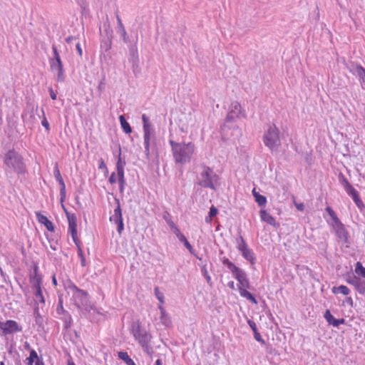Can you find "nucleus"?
Here are the masks:
<instances>
[{"label": "nucleus", "instance_id": "1", "mask_svg": "<svg viewBox=\"0 0 365 365\" xmlns=\"http://www.w3.org/2000/svg\"><path fill=\"white\" fill-rule=\"evenodd\" d=\"M169 143L172 148L175 163L184 164L190 160L195 150L194 143L191 142L180 143H176L173 140H170Z\"/></svg>", "mask_w": 365, "mask_h": 365}, {"label": "nucleus", "instance_id": "2", "mask_svg": "<svg viewBox=\"0 0 365 365\" xmlns=\"http://www.w3.org/2000/svg\"><path fill=\"white\" fill-rule=\"evenodd\" d=\"M132 334L134 339L138 341L143 351L148 355H151L153 352V347L150 344L153 339L152 334L145 329H143L140 323H136L133 325Z\"/></svg>", "mask_w": 365, "mask_h": 365}, {"label": "nucleus", "instance_id": "3", "mask_svg": "<svg viewBox=\"0 0 365 365\" xmlns=\"http://www.w3.org/2000/svg\"><path fill=\"white\" fill-rule=\"evenodd\" d=\"M68 293L71 294V300L80 309L89 311L91 308L88 293L77 287L74 284L68 286Z\"/></svg>", "mask_w": 365, "mask_h": 365}, {"label": "nucleus", "instance_id": "4", "mask_svg": "<svg viewBox=\"0 0 365 365\" xmlns=\"http://www.w3.org/2000/svg\"><path fill=\"white\" fill-rule=\"evenodd\" d=\"M4 163L17 173H25V165L21 156L14 150H9L4 157Z\"/></svg>", "mask_w": 365, "mask_h": 365}, {"label": "nucleus", "instance_id": "5", "mask_svg": "<svg viewBox=\"0 0 365 365\" xmlns=\"http://www.w3.org/2000/svg\"><path fill=\"white\" fill-rule=\"evenodd\" d=\"M264 143L270 150H277L281 145L279 130L275 125H269L264 135Z\"/></svg>", "mask_w": 365, "mask_h": 365}, {"label": "nucleus", "instance_id": "6", "mask_svg": "<svg viewBox=\"0 0 365 365\" xmlns=\"http://www.w3.org/2000/svg\"><path fill=\"white\" fill-rule=\"evenodd\" d=\"M241 116L245 117V113L242 110L241 105L237 101L232 102L229 107L226 122L232 121Z\"/></svg>", "mask_w": 365, "mask_h": 365}, {"label": "nucleus", "instance_id": "7", "mask_svg": "<svg viewBox=\"0 0 365 365\" xmlns=\"http://www.w3.org/2000/svg\"><path fill=\"white\" fill-rule=\"evenodd\" d=\"M346 282L354 286L356 291L361 294H365V281L361 279L359 277L351 274H349L346 278Z\"/></svg>", "mask_w": 365, "mask_h": 365}, {"label": "nucleus", "instance_id": "8", "mask_svg": "<svg viewBox=\"0 0 365 365\" xmlns=\"http://www.w3.org/2000/svg\"><path fill=\"white\" fill-rule=\"evenodd\" d=\"M200 175L201 182H217L220 180L219 176L210 168L205 165L202 167Z\"/></svg>", "mask_w": 365, "mask_h": 365}, {"label": "nucleus", "instance_id": "9", "mask_svg": "<svg viewBox=\"0 0 365 365\" xmlns=\"http://www.w3.org/2000/svg\"><path fill=\"white\" fill-rule=\"evenodd\" d=\"M0 329L4 334H9L21 331V327L14 320H7L5 322H0Z\"/></svg>", "mask_w": 365, "mask_h": 365}, {"label": "nucleus", "instance_id": "10", "mask_svg": "<svg viewBox=\"0 0 365 365\" xmlns=\"http://www.w3.org/2000/svg\"><path fill=\"white\" fill-rule=\"evenodd\" d=\"M125 163L121 162L120 158H119L118 161L116 165V173H113L109 178V182H116V180H118V182H123L124 180V173H123V166Z\"/></svg>", "mask_w": 365, "mask_h": 365}, {"label": "nucleus", "instance_id": "11", "mask_svg": "<svg viewBox=\"0 0 365 365\" xmlns=\"http://www.w3.org/2000/svg\"><path fill=\"white\" fill-rule=\"evenodd\" d=\"M235 278L238 281V289L242 288H250V282L247 277L246 273L239 267L237 270L232 272Z\"/></svg>", "mask_w": 365, "mask_h": 365}, {"label": "nucleus", "instance_id": "12", "mask_svg": "<svg viewBox=\"0 0 365 365\" xmlns=\"http://www.w3.org/2000/svg\"><path fill=\"white\" fill-rule=\"evenodd\" d=\"M68 233L71 235V237L76 244L78 245V242L79 241L77 236V220L76 217L74 215L68 216Z\"/></svg>", "mask_w": 365, "mask_h": 365}, {"label": "nucleus", "instance_id": "13", "mask_svg": "<svg viewBox=\"0 0 365 365\" xmlns=\"http://www.w3.org/2000/svg\"><path fill=\"white\" fill-rule=\"evenodd\" d=\"M334 228L338 238L344 243L349 242V233L346 230L344 225L339 221L334 224Z\"/></svg>", "mask_w": 365, "mask_h": 365}, {"label": "nucleus", "instance_id": "14", "mask_svg": "<svg viewBox=\"0 0 365 365\" xmlns=\"http://www.w3.org/2000/svg\"><path fill=\"white\" fill-rule=\"evenodd\" d=\"M344 188L348 195L351 197L356 206L359 209H362L364 207V205L359 198L358 192L353 187L351 184H345Z\"/></svg>", "mask_w": 365, "mask_h": 365}, {"label": "nucleus", "instance_id": "15", "mask_svg": "<svg viewBox=\"0 0 365 365\" xmlns=\"http://www.w3.org/2000/svg\"><path fill=\"white\" fill-rule=\"evenodd\" d=\"M103 28H104V33L106 34L105 36H103V43L105 44V49L106 51H108L110 49L111 46V38H112V33L113 30L110 26V24L108 21H106L103 24Z\"/></svg>", "mask_w": 365, "mask_h": 365}, {"label": "nucleus", "instance_id": "16", "mask_svg": "<svg viewBox=\"0 0 365 365\" xmlns=\"http://www.w3.org/2000/svg\"><path fill=\"white\" fill-rule=\"evenodd\" d=\"M51 68L53 71H57V81L63 82L64 81V70L63 63L61 61L54 62L53 60L50 61Z\"/></svg>", "mask_w": 365, "mask_h": 365}, {"label": "nucleus", "instance_id": "17", "mask_svg": "<svg viewBox=\"0 0 365 365\" xmlns=\"http://www.w3.org/2000/svg\"><path fill=\"white\" fill-rule=\"evenodd\" d=\"M30 283L31 284L32 289L41 287L42 277L38 273L37 266L34 267V272L30 276Z\"/></svg>", "mask_w": 365, "mask_h": 365}, {"label": "nucleus", "instance_id": "18", "mask_svg": "<svg viewBox=\"0 0 365 365\" xmlns=\"http://www.w3.org/2000/svg\"><path fill=\"white\" fill-rule=\"evenodd\" d=\"M324 317L329 324L332 325L334 327H338L339 325L343 324L345 322V320L343 318L335 319L329 310H327L324 312Z\"/></svg>", "mask_w": 365, "mask_h": 365}, {"label": "nucleus", "instance_id": "19", "mask_svg": "<svg viewBox=\"0 0 365 365\" xmlns=\"http://www.w3.org/2000/svg\"><path fill=\"white\" fill-rule=\"evenodd\" d=\"M36 216L37 218V220L39 223L45 225L46 229L50 231L53 232L54 231V225L46 217L45 215L41 214L40 212H36Z\"/></svg>", "mask_w": 365, "mask_h": 365}, {"label": "nucleus", "instance_id": "20", "mask_svg": "<svg viewBox=\"0 0 365 365\" xmlns=\"http://www.w3.org/2000/svg\"><path fill=\"white\" fill-rule=\"evenodd\" d=\"M151 124H145L143 125V132H144V145L145 149L147 154L149 153V145H150V138L151 133Z\"/></svg>", "mask_w": 365, "mask_h": 365}, {"label": "nucleus", "instance_id": "21", "mask_svg": "<svg viewBox=\"0 0 365 365\" xmlns=\"http://www.w3.org/2000/svg\"><path fill=\"white\" fill-rule=\"evenodd\" d=\"M130 61L133 64V71L138 67V52L135 46H132L130 48Z\"/></svg>", "mask_w": 365, "mask_h": 365}, {"label": "nucleus", "instance_id": "22", "mask_svg": "<svg viewBox=\"0 0 365 365\" xmlns=\"http://www.w3.org/2000/svg\"><path fill=\"white\" fill-rule=\"evenodd\" d=\"M116 19H117V21H118V33L120 34L121 37L123 38V42L128 43L129 41V38L127 36V32H126L125 27L121 21V19H120V17L118 14H116Z\"/></svg>", "mask_w": 365, "mask_h": 365}, {"label": "nucleus", "instance_id": "23", "mask_svg": "<svg viewBox=\"0 0 365 365\" xmlns=\"http://www.w3.org/2000/svg\"><path fill=\"white\" fill-rule=\"evenodd\" d=\"M259 215H260L261 220L262 221L267 222V224H269L270 225H272V226L275 225V223H276L275 219L269 213H268L266 210H261L259 212Z\"/></svg>", "mask_w": 365, "mask_h": 365}, {"label": "nucleus", "instance_id": "24", "mask_svg": "<svg viewBox=\"0 0 365 365\" xmlns=\"http://www.w3.org/2000/svg\"><path fill=\"white\" fill-rule=\"evenodd\" d=\"M110 220L115 224L123 221L121 209L118 201L117 207L114 210L113 214L110 217Z\"/></svg>", "mask_w": 365, "mask_h": 365}, {"label": "nucleus", "instance_id": "25", "mask_svg": "<svg viewBox=\"0 0 365 365\" xmlns=\"http://www.w3.org/2000/svg\"><path fill=\"white\" fill-rule=\"evenodd\" d=\"M33 290L36 303L38 304H44L45 299L43 294L42 287L33 289Z\"/></svg>", "mask_w": 365, "mask_h": 365}, {"label": "nucleus", "instance_id": "26", "mask_svg": "<svg viewBox=\"0 0 365 365\" xmlns=\"http://www.w3.org/2000/svg\"><path fill=\"white\" fill-rule=\"evenodd\" d=\"M247 288H242L239 289L240 294L242 297L246 298L247 300L252 302L253 304H257V301L256 300L255 297L247 290Z\"/></svg>", "mask_w": 365, "mask_h": 365}, {"label": "nucleus", "instance_id": "27", "mask_svg": "<svg viewBox=\"0 0 365 365\" xmlns=\"http://www.w3.org/2000/svg\"><path fill=\"white\" fill-rule=\"evenodd\" d=\"M241 254H242V257L245 259L249 261L251 264H253L255 263V254L251 249L248 248V249L245 250V251H243L242 252H241Z\"/></svg>", "mask_w": 365, "mask_h": 365}, {"label": "nucleus", "instance_id": "28", "mask_svg": "<svg viewBox=\"0 0 365 365\" xmlns=\"http://www.w3.org/2000/svg\"><path fill=\"white\" fill-rule=\"evenodd\" d=\"M119 120L123 131L127 134L130 133L132 132V128L129 123L126 121L124 115H120L119 116Z\"/></svg>", "mask_w": 365, "mask_h": 365}, {"label": "nucleus", "instance_id": "29", "mask_svg": "<svg viewBox=\"0 0 365 365\" xmlns=\"http://www.w3.org/2000/svg\"><path fill=\"white\" fill-rule=\"evenodd\" d=\"M236 243H237V248L240 252H242L243 251H245V250L249 248L247 243L245 242L244 238L241 235H240L236 239Z\"/></svg>", "mask_w": 365, "mask_h": 365}, {"label": "nucleus", "instance_id": "30", "mask_svg": "<svg viewBox=\"0 0 365 365\" xmlns=\"http://www.w3.org/2000/svg\"><path fill=\"white\" fill-rule=\"evenodd\" d=\"M332 292L334 294L341 293L344 295H348L350 293V290L346 286L340 285L339 287H334L332 288Z\"/></svg>", "mask_w": 365, "mask_h": 365}, {"label": "nucleus", "instance_id": "31", "mask_svg": "<svg viewBox=\"0 0 365 365\" xmlns=\"http://www.w3.org/2000/svg\"><path fill=\"white\" fill-rule=\"evenodd\" d=\"M160 322L166 327H168L171 324L170 317L167 312L161 314L160 317Z\"/></svg>", "mask_w": 365, "mask_h": 365}, {"label": "nucleus", "instance_id": "32", "mask_svg": "<svg viewBox=\"0 0 365 365\" xmlns=\"http://www.w3.org/2000/svg\"><path fill=\"white\" fill-rule=\"evenodd\" d=\"M354 271L356 274L365 278V267L362 266V264L360 262H357L356 263Z\"/></svg>", "mask_w": 365, "mask_h": 365}, {"label": "nucleus", "instance_id": "33", "mask_svg": "<svg viewBox=\"0 0 365 365\" xmlns=\"http://www.w3.org/2000/svg\"><path fill=\"white\" fill-rule=\"evenodd\" d=\"M354 73L359 77L360 80L364 81L365 78V69L361 66H356Z\"/></svg>", "mask_w": 365, "mask_h": 365}, {"label": "nucleus", "instance_id": "34", "mask_svg": "<svg viewBox=\"0 0 365 365\" xmlns=\"http://www.w3.org/2000/svg\"><path fill=\"white\" fill-rule=\"evenodd\" d=\"M178 239L179 240L180 242L183 243L185 247L190 251V253H192L193 248L184 235H180V237Z\"/></svg>", "mask_w": 365, "mask_h": 365}, {"label": "nucleus", "instance_id": "35", "mask_svg": "<svg viewBox=\"0 0 365 365\" xmlns=\"http://www.w3.org/2000/svg\"><path fill=\"white\" fill-rule=\"evenodd\" d=\"M38 358V354L36 353V351L34 349H32L31 351H30V355H29V357L27 358V365H34V360H37Z\"/></svg>", "mask_w": 365, "mask_h": 365}, {"label": "nucleus", "instance_id": "36", "mask_svg": "<svg viewBox=\"0 0 365 365\" xmlns=\"http://www.w3.org/2000/svg\"><path fill=\"white\" fill-rule=\"evenodd\" d=\"M222 263L224 265H226L227 268L232 272V273L236 270H237V267L235 266L232 262H230L227 258H225L222 260Z\"/></svg>", "mask_w": 365, "mask_h": 365}, {"label": "nucleus", "instance_id": "37", "mask_svg": "<svg viewBox=\"0 0 365 365\" xmlns=\"http://www.w3.org/2000/svg\"><path fill=\"white\" fill-rule=\"evenodd\" d=\"M255 199L259 206H264L267 203V198L259 193L255 196Z\"/></svg>", "mask_w": 365, "mask_h": 365}, {"label": "nucleus", "instance_id": "38", "mask_svg": "<svg viewBox=\"0 0 365 365\" xmlns=\"http://www.w3.org/2000/svg\"><path fill=\"white\" fill-rule=\"evenodd\" d=\"M76 246L78 247V255L81 258V266L85 267L86 266V258H85L83 252L81 248L79 241L78 242V245H76Z\"/></svg>", "mask_w": 365, "mask_h": 365}, {"label": "nucleus", "instance_id": "39", "mask_svg": "<svg viewBox=\"0 0 365 365\" xmlns=\"http://www.w3.org/2000/svg\"><path fill=\"white\" fill-rule=\"evenodd\" d=\"M154 292H155V295L156 298L158 299V301L161 304H163L165 302V297H164L163 293L160 291L158 287H155Z\"/></svg>", "mask_w": 365, "mask_h": 365}, {"label": "nucleus", "instance_id": "40", "mask_svg": "<svg viewBox=\"0 0 365 365\" xmlns=\"http://www.w3.org/2000/svg\"><path fill=\"white\" fill-rule=\"evenodd\" d=\"M326 211L327 212V213L329 215V216L331 217V219L333 220L334 221V224L339 222L340 220H339V218L337 217L335 212L330 207H327L326 208Z\"/></svg>", "mask_w": 365, "mask_h": 365}, {"label": "nucleus", "instance_id": "41", "mask_svg": "<svg viewBox=\"0 0 365 365\" xmlns=\"http://www.w3.org/2000/svg\"><path fill=\"white\" fill-rule=\"evenodd\" d=\"M53 174L58 182H63V178L61 175L57 164H56L54 166Z\"/></svg>", "mask_w": 365, "mask_h": 365}, {"label": "nucleus", "instance_id": "42", "mask_svg": "<svg viewBox=\"0 0 365 365\" xmlns=\"http://www.w3.org/2000/svg\"><path fill=\"white\" fill-rule=\"evenodd\" d=\"M118 356L119 359L125 361V364L131 359L125 351H119Z\"/></svg>", "mask_w": 365, "mask_h": 365}, {"label": "nucleus", "instance_id": "43", "mask_svg": "<svg viewBox=\"0 0 365 365\" xmlns=\"http://www.w3.org/2000/svg\"><path fill=\"white\" fill-rule=\"evenodd\" d=\"M52 50L54 56V58L53 59L54 62L61 61L57 48L54 45L52 46Z\"/></svg>", "mask_w": 365, "mask_h": 365}, {"label": "nucleus", "instance_id": "44", "mask_svg": "<svg viewBox=\"0 0 365 365\" xmlns=\"http://www.w3.org/2000/svg\"><path fill=\"white\" fill-rule=\"evenodd\" d=\"M61 201L63 202L66 198V186L65 184H61L60 189Z\"/></svg>", "mask_w": 365, "mask_h": 365}, {"label": "nucleus", "instance_id": "45", "mask_svg": "<svg viewBox=\"0 0 365 365\" xmlns=\"http://www.w3.org/2000/svg\"><path fill=\"white\" fill-rule=\"evenodd\" d=\"M217 213H218V210L215 206H212L210 208V212H209L210 217H213L216 216Z\"/></svg>", "mask_w": 365, "mask_h": 365}, {"label": "nucleus", "instance_id": "46", "mask_svg": "<svg viewBox=\"0 0 365 365\" xmlns=\"http://www.w3.org/2000/svg\"><path fill=\"white\" fill-rule=\"evenodd\" d=\"M115 225H117V231H118V234L120 235L122 231L124 229L123 222L121 221L120 222L116 223Z\"/></svg>", "mask_w": 365, "mask_h": 365}, {"label": "nucleus", "instance_id": "47", "mask_svg": "<svg viewBox=\"0 0 365 365\" xmlns=\"http://www.w3.org/2000/svg\"><path fill=\"white\" fill-rule=\"evenodd\" d=\"M49 243H50V247L53 250H57V249H58V242H57V241H55L53 240H49Z\"/></svg>", "mask_w": 365, "mask_h": 365}, {"label": "nucleus", "instance_id": "48", "mask_svg": "<svg viewBox=\"0 0 365 365\" xmlns=\"http://www.w3.org/2000/svg\"><path fill=\"white\" fill-rule=\"evenodd\" d=\"M98 168L101 169V170H105L106 172H107V168H106V163L104 162V160L103 158L100 159V164H99Z\"/></svg>", "mask_w": 365, "mask_h": 365}, {"label": "nucleus", "instance_id": "49", "mask_svg": "<svg viewBox=\"0 0 365 365\" xmlns=\"http://www.w3.org/2000/svg\"><path fill=\"white\" fill-rule=\"evenodd\" d=\"M171 231L176 235L178 238L180 237V235H182L177 226H175Z\"/></svg>", "mask_w": 365, "mask_h": 365}, {"label": "nucleus", "instance_id": "50", "mask_svg": "<svg viewBox=\"0 0 365 365\" xmlns=\"http://www.w3.org/2000/svg\"><path fill=\"white\" fill-rule=\"evenodd\" d=\"M255 339L257 341H260L262 342V344H264V341L262 339V336L261 335L257 332H255Z\"/></svg>", "mask_w": 365, "mask_h": 365}, {"label": "nucleus", "instance_id": "51", "mask_svg": "<svg viewBox=\"0 0 365 365\" xmlns=\"http://www.w3.org/2000/svg\"><path fill=\"white\" fill-rule=\"evenodd\" d=\"M248 324L250 325V327H251V329L253 330L254 332L257 331L256 324L253 321L249 320Z\"/></svg>", "mask_w": 365, "mask_h": 365}, {"label": "nucleus", "instance_id": "52", "mask_svg": "<svg viewBox=\"0 0 365 365\" xmlns=\"http://www.w3.org/2000/svg\"><path fill=\"white\" fill-rule=\"evenodd\" d=\"M294 205L297 207V209L299 211H303L304 209V205L303 203H297V202H294Z\"/></svg>", "mask_w": 365, "mask_h": 365}, {"label": "nucleus", "instance_id": "53", "mask_svg": "<svg viewBox=\"0 0 365 365\" xmlns=\"http://www.w3.org/2000/svg\"><path fill=\"white\" fill-rule=\"evenodd\" d=\"M204 275H205V277L206 278V280H207V283H208V284H210L211 285V284H212L211 277H210V276L207 274V270H205Z\"/></svg>", "mask_w": 365, "mask_h": 365}, {"label": "nucleus", "instance_id": "54", "mask_svg": "<svg viewBox=\"0 0 365 365\" xmlns=\"http://www.w3.org/2000/svg\"><path fill=\"white\" fill-rule=\"evenodd\" d=\"M49 93H50V96H51V99L52 100H56V94L54 93V91H53L52 88H49Z\"/></svg>", "mask_w": 365, "mask_h": 365}, {"label": "nucleus", "instance_id": "55", "mask_svg": "<svg viewBox=\"0 0 365 365\" xmlns=\"http://www.w3.org/2000/svg\"><path fill=\"white\" fill-rule=\"evenodd\" d=\"M167 224L168 225L171 230L176 226L172 220H168Z\"/></svg>", "mask_w": 365, "mask_h": 365}, {"label": "nucleus", "instance_id": "56", "mask_svg": "<svg viewBox=\"0 0 365 365\" xmlns=\"http://www.w3.org/2000/svg\"><path fill=\"white\" fill-rule=\"evenodd\" d=\"M142 120H143V125L150 123H149V118L145 114H143L142 115Z\"/></svg>", "mask_w": 365, "mask_h": 365}, {"label": "nucleus", "instance_id": "57", "mask_svg": "<svg viewBox=\"0 0 365 365\" xmlns=\"http://www.w3.org/2000/svg\"><path fill=\"white\" fill-rule=\"evenodd\" d=\"M41 123L42 125L46 128V130L49 129V123L46 118H44L43 120H42Z\"/></svg>", "mask_w": 365, "mask_h": 365}, {"label": "nucleus", "instance_id": "58", "mask_svg": "<svg viewBox=\"0 0 365 365\" xmlns=\"http://www.w3.org/2000/svg\"><path fill=\"white\" fill-rule=\"evenodd\" d=\"M76 50L78 51L79 56H82V48H81L79 43H76Z\"/></svg>", "mask_w": 365, "mask_h": 365}, {"label": "nucleus", "instance_id": "59", "mask_svg": "<svg viewBox=\"0 0 365 365\" xmlns=\"http://www.w3.org/2000/svg\"><path fill=\"white\" fill-rule=\"evenodd\" d=\"M34 316L36 317V321L38 320V318L40 317V314L38 307H35L34 309Z\"/></svg>", "mask_w": 365, "mask_h": 365}, {"label": "nucleus", "instance_id": "60", "mask_svg": "<svg viewBox=\"0 0 365 365\" xmlns=\"http://www.w3.org/2000/svg\"><path fill=\"white\" fill-rule=\"evenodd\" d=\"M76 38L75 36H71L67 37L65 41L66 43H70L73 39H76Z\"/></svg>", "mask_w": 365, "mask_h": 365}, {"label": "nucleus", "instance_id": "61", "mask_svg": "<svg viewBox=\"0 0 365 365\" xmlns=\"http://www.w3.org/2000/svg\"><path fill=\"white\" fill-rule=\"evenodd\" d=\"M163 218H164V220H165V222H166L167 223H168V220H171V219H170V216L169 213H168V212H166V213H165V214H164V215H163Z\"/></svg>", "mask_w": 365, "mask_h": 365}, {"label": "nucleus", "instance_id": "62", "mask_svg": "<svg viewBox=\"0 0 365 365\" xmlns=\"http://www.w3.org/2000/svg\"><path fill=\"white\" fill-rule=\"evenodd\" d=\"M228 287L232 289H235V283L234 282H229L228 284H227Z\"/></svg>", "mask_w": 365, "mask_h": 365}, {"label": "nucleus", "instance_id": "63", "mask_svg": "<svg viewBox=\"0 0 365 365\" xmlns=\"http://www.w3.org/2000/svg\"><path fill=\"white\" fill-rule=\"evenodd\" d=\"M158 309L160 311V314L166 312L165 308L161 304L158 306Z\"/></svg>", "mask_w": 365, "mask_h": 365}, {"label": "nucleus", "instance_id": "64", "mask_svg": "<svg viewBox=\"0 0 365 365\" xmlns=\"http://www.w3.org/2000/svg\"><path fill=\"white\" fill-rule=\"evenodd\" d=\"M126 364L127 365H136L132 359H130L128 361H127Z\"/></svg>", "mask_w": 365, "mask_h": 365}]
</instances>
